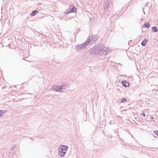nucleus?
Here are the masks:
<instances>
[{"instance_id":"nucleus-17","label":"nucleus","mask_w":158,"mask_h":158,"mask_svg":"<svg viewBox=\"0 0 158 158\" xmlns=\"http://www.w3.org/2000/svg\"><path fill=\"white\" fill-rule=\"evenodd\" d=\"M62 87V90L63 89H65L67 87V86L64 84H62L61 85Z\"/></svg>"},{"instance_id":"nucleus-6","label":"nucleus","mask_w":158,"mask_h":158,"mask_svg":"<svg viewBox=\"0 0 158 158\" xmlns=\"http://www.w3.org/2000/svg\"><path fill=\"white\" fill-rule=\"evenodd\" d=\"M111 4V1L110 0L107 1L105 2L103 5L104 11L106 12L110 8Z\"/></svg>"},{"instance_id":"nucleus-14","label":"nucleus","mask_w":158,"mask_h":158,"mask_svg":"<svg viewBox=\"0 0 158 158\" xmlns=\"http://www.w3.org/2000/svg\"><path fill=\"white\" fill-rule=\"evenodd\" d=\"M52 88L55 91L59 92L58 85L53 86Z\"/></svg>"},{"instance_id":"nucleus-1","label":"nucleus","mask_w":158,"mask_h":158,"mask_svg":"<svg viewBox=\"0 0 158 158\" xmlns=\"http://www.w3.org/2000/svg\"><path fill=\"white\" fill-rule=\"evenodd\" d=\"M99 38L97 35H89L85 41L88 45L90 46L97 43L99 40Z\"/></svg>"},{"instance_id":"nucleus-26","label":"nucleus","mask_w":158,"mask_h":158,"mask_svg":"<svg viewBox=\"0 0 158 158\" xmlns=\"http://www.w3.org/2000/svg\"><path fill=\"white\" fill-rule=\"evenodd\" d=\"M149 4V2H148L145 3V6H147Z\"/></svg>"},{"instance_id":"nucleus-19","label":"nucleus","mask_w":158,"mask_h":158,"mask_svg":"<svg viewBox=\"0 0 158 158\" xmlns=\"http://www.w3.org/2000/svg\"><path fill=\"white\" fill-rule=\"evenodd\" d=\"M154 133L156 135L158 136V131L157 130H154L153 131Z\"/></svg>"},{"instance_id":"nucleus-4","label":"nucleus","mask_w":158,"mask_h":158,"mask_svg":"<svg viewBox=\"0 0 158 158\" xmlns=\"http://www.w3.org/2000/svg\"><path fill=\"white\" fill-rule=\"evenodd\" d=\"M77 12V9L75 6L73 5H70L68 10H66L64 13L65 14L67 15L70 13H76Z\"/></svg>"},{"instance_id":"nucleus-15","label":"nucleus","mask_w":158,"mask_h":158,"mask_svg":"<svg viewBox=\"0 0 158 158\" xmlns=\"http://www.w3.org/2000/svg\"><path fill=\"white\" fill-rule=\"evenodd\" d=\"M59 92H62V85H58Z\"/></svg>"},{"instance_id":"nucleus-8","label":"nucleus","mask_w":158,"mask_h":158,"mask_svg":"<svg viewBox=\"0 0 158 158\" xmlns=\"http://www.w3.org/2000/svg\"><path fill=\"white\" fill-rule=\"evenodd\" d=\"M122 85L125 87H129L130 85V84L129 82L126 80H123L122 81Z\"/></svg>"},{"instance_id":"nucleus-25","label":"nucleus","mask_w":158,"mask_h":158,"mask_svg":"<svg viewBox=\"0 0 158 158\" xmlns=\"http://www.w3.org/2000/svg\"><path fill=\"white\" fill-rule=\"evenodd\" d=\"M153 117H152V116H151L150 117V119L151 120V121H152L153 120Z\"/></svg>"},{"instance_id":"nucleus-22","label":"nucleus","mask_w":158,"mask_h":158,"mask_svg":"<svg viewBox=\"0 0 158 158\" xmlns=\"http://www.w3.org/2000/svg\"><path fill=\"white\" fill-rule=\"evenodd\" d=\"M115 123V121L113 120V121H110V124H114Z\"/></svg>"},{"instance_id":"nucleus-5","label":"nucleus","mask_w":158,"mask_h":158,"mask_svg":"<svg viewBox=\"0 0 158 158\" xmlns=\"http://www.w3.org/2000/svg\"><path fill=\"white\" fill-rule=\"evenodd\" d=\"M87 45V44L85 41L82 44L76 46L75 49L77 51H82L85 48Z\"/></svg>"},{"instance_id":"nucleus-18","label":"nucleus","mask_w":158,"mask_h":158,"mask_svg":"<svg viewBox=\"0 0 158 158\" xmlns=\"http://www.w3.org/2000/svg\"><path fill=\"white\" fill-rule=\"evenodd\" d=\"M4 115L3 114L2 110H0V117H1L2 116H3Z\"/></svg>"},{"instance_id":"nucleus-7","label":"nucleus","mask_w":158,"mask_h":158,"mask_svg":"<svg viewBox=\"0 0 158 158\" xmlns=\"http://www.w3.org/2000/svg\"><path fill=\"white\" fill-rule=\"evenodd\" d=\"M89 52L91 56L98 55L95 46L89 50Z\"/></svg>"},{"instance_id":"nucleus-12","label":"nucleus","mask_w":158,"mask_h":158,"mask_svg":"<svg viewBox=\"0 0 158 158\" xmlns=\"http://www.w3.org/2000/svg\"><path fill=\"white\" fill-rule=\"evenodd\" d=\"M39 13L37 10H34L32 11L30 14V15L31 16H34Z\"/></svg>"},{"instance_id":"nucleus-10","label":"nucleus","mask_w":158,"mask_h":158,"mask_svg":"<svg viewBox=\"0 0 158 158\" xmlns=\"http://www.w3.org/2000/svg\"><path fill=\"white\" fill-rule=\"evenodd\" d=\"M150 27V26L149 22L146 23H144V25L142 26V27L143 28H148Z\"/></svg>"},{"instance_id":"nucleus-16","label":"nucleus","mask_w":158,"mask_h":158,"mask_svg":"<svg viewBox=\"0 0 158 158\" xmlns=\"http://www.w3.org/2000/svg\"><path fill=\"white\" fill-rule=\"evenodd\" d=\"M127 101V99L126 98H122L120 102L121 103H124V102H126Z\"/></svg>"},{"instance_id":"nucleus-30","label":"nucleus","mask_w":158,"mask_h":158,"mask_svg":"<svg viewBox=\"0 0 158 158\" xmlns=\"http://www.w3.org/2000/svg\"><path fill=\"white\" fill-rule=\"evenodd\" d=\"M30 139H31V140H32V138H30Z\"/></svg>"},{"instance_id":"nucleus-13","label":"nucleus","mask_w":158,"mask_h":158,"mask_svg":"<svg viewBox=\"0 0 158 158\" xmlns=\"http://www.w3.org/2000/svg\"><path fill=\"white\" fill-rule=\"evenodd\" d=\"M152 30L154 32H156L158 31L157 27L156 26H154L152 27Z\"/></svg>"},{"instance_id":"nucleus-2","label":"nucleus","mask_w":158,"mask_h":158,"mask_svg":"<svg viewBox=\"0 0 158 158\" xmlns=\"http://www.w3.org/2000/svg\"><path fill=\"white\" fill-rule=\"evenodd\" d=\"M69 148L68 146L63 145H60L58 149V154L60 157H64Z\"/></svg>"},{"instance_id":"nucleus-3","label":"nucleus","mask_w":158,"mask_h":158,"mask_svg":"<svg viewBox=\"0 0 158 158\" xmlns=\"http://www.w3.org/2000/svg\"><path fill=\"white\" fill-rule=\"evenodd\" d=\"M104 45L102 44H96L95 45L98 55L103 56V55L105 54L106 53L104 49L105 47H104Z\"/></svg>"},{"instance_id":"nucleus-21","label":"nucleus","mask_w":158,"mask_h":158,"mask_svg":"<svg viewBox=\"0 0 158 158\" xmlns=\"http://www.w3.org/2000/svg\"><path fill=\"white\" fill-rule=\"evenodd\" d=\"M2 112L4 115L7 112V110H2Z\"/></svg>"},{"instance_id":"nucleus-28","label":"nucleus","mask_w":158,"mask_h":158,"mask_svg":"<svg viewBox=\"0 0 158 158\" xmlns=\"http://www.w3.org/2000/svg\"><path fill=\"white\" fill-rule=\"evenodd\" d=\"M119 135H117V137H119Z\"/></svg>"},{"instance_id":"nucleus-29","label":"nucleus","mask_w":158,"mask_h":158,"mask_svg":"<svg viewBox=\"0 0 158 158\" xmlns=\"http://www.w3.org/2000/svg\"><path fill=\"white\" fill-rule=\"evenodd\" d=\"M154 136L155 137H156L154 135Z\"/></svg>"},{"instance_id":"nucleus-11","label":"nucleus","mask_w":158,"mask_h":158,"mask_svg":"<svg viewBox=\"0 0 158 158\" xmlns=\"http://www.w3.org/2000/svg\"><path fill=\"white\" fill-rule=\"evenodd\" d=\"M104 49H105V52H106V53H105V54L103 55V56L106 55L107 54H108L111 52V50L107 48L106 47H105Z\"/></svg>"},{"instance_id":"nucleus-9","label":"nucleus","mask_w":158,"mask_h":158,"mask_svg":"<svg viewBox=\"0 0 158 158\" xmlns=\"http://www.w3.org/2000/svg\"><path fill=\"white\" fill-rule=\"evenodd\" d=\"M148 41V38H145L141 43V44L143 46H145L146 45Z\"/></svg>"},{"instance_id":"nucleus-27","label":"nucleus","mask_w":158,"mask_h":158,"mask_svg":"<svg viewBox=\"0 0 158 158\" xmlns=\"http://www.w3.org/2000/svg\"><path fill=\"white\" fill-rule=\"evenodd\" d=\"M118 138H119V139H120L121 141H123V139H121V138L119 137H119H118Z\"/></svg>"},{"instance_id":"nucleus-20","label":"nucleus","mask_w":158,"mask_h":158,"mask_svg":"<svg viewBox=\"0 0 158 158\" xmlns=\"http://www.w3.org/2000/svg\"><path fill=\"white\" fill-rule=\"evenodd\" d=\"M132 40H130L129 41V42L128 43V44L129 45L131 46V44H132Z\"/></svg>"},{"instance_id":"nucleus-23","label":"nucleus","mask_w":158,"mask_h":158,"mask_svg":"<svg viewBox=\"0 0 158 158\" xmlns=\"http://www.w3.org/2000/svg\"><path fill=\"white\" fill-rule=\"evenodd\" d=\"M15 146H13L12 147L11 149H10V150L12 151L15 148Z\"/></svg>"},{"instance_id":"nucleus-24","label":"nucleus","mask_w":158,"mask_h":158,"mask_svg":"<svg viewBox=\"0 0 158 158\" xmlns=\"http://www.w3.org/2000/svg\"><path fill=\"white\" fill-rule=\"evenodd\" d=\"M142 115L143 117H145L146 116L144 112H143L142 113Z\"/></svg>"}]
</instances>
